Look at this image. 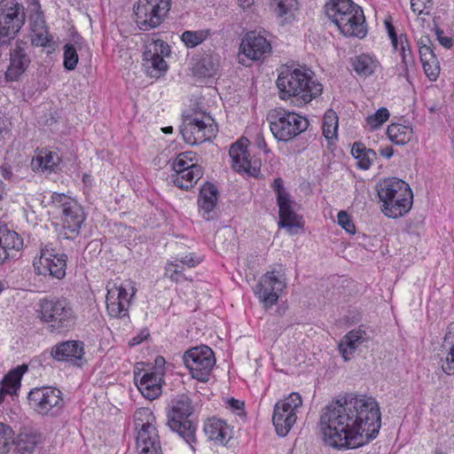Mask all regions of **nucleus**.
I'll use <instances>...</instances> for the list:
<instances>
[{
    "mask_svg": "<svg viewBox=\"0 0 454 454\" xmlns=\"http://www.w3.org/2000/svg\"><path fill=\"white\" fill-rule=\"evenodd\" d=\"M319 425L324 441L333 448L356 449L377 437L380 406L372 396L347 395L322 410Z\"/></svg>",
    "mask_w": 454,
    "mask_h": 454,
    "instance_id": "nucleus-1",
    "label": "nucleus"
},
{
    "mask_svg": "<svg viewBox=\"0 0 454 454\" xmlns=\"http://www.w3.org/2000/svg\"><path fill=\"white\" fill-rule=\"evenodd\" d=\"M282 99L294 98L298 104L305 105L317 98L323 85L312 77V72L302 68L282 71L276 82Z\"/></svg>",
    "mask_w": 454,
    "mask_h": 454,
    "instance_id": "nucleus-2",
    "label": "nucleus"
},
{
    "mask_svg": "<svg viewBox=\"0 0 454 454\" xmlns=\"http://www.w3.org/2000/svg\"><path fill=\"white\" fill-rule=\"evenodd\" d=\"M325 14L346 36L364 38L367 30L362 8L351 0H331L325 6Z\"/></svg>",
    "mask_w": 454,
    "mask_h": 454,
    "instance_id": "nucleus-3",
    "label": "nucleus"
},
{
    "mask_svg": "<svg viewBox=\"0 0 454 454\" xmlns=\"http://www.w3.org/2000/svg\"><path fill=\"white\" fill-rule=\"evenodd\" d=\"M378 195L383 202L382 211L387 217L402 216L411 208L413 194L408 184L402 179L393 177L385 180Z\"/></svg>",
    "mask_w": 454,
    "mask_h": 454,
    "instance_id": "nucleus-4",
    "label": "nucleus"
},
{
    "mask_svg": "<svg viewBox=\"0 0 454 454\" xmlns=\"http://www.w3.org/2000/svg\"><path fill=\"white\" fill-rule=\"evenodd\" d=\"M267 121L276 139L289 142L308 129L307 118L283 108H275L269 112Z\"/></svg>",
    "mask_w": 454,
    "mask_h": 454,
    "instance_id": "nucleus-5",
    "label": "nucleus"
},
{
    "mask_svg": "<svg viewBox=\"0 0 454 454\" xmlns=\"http://www.w3.org/2000/svg\"><path fill=\"white\" fill-rule=\"evenodd\" d=\"M134 423L137 431L136 437L137 454H160V442L153 411L149 408L137 410L134 413Z\"/></svg>",
    "mask_w": 454,
    "mask_h": 454,
    "instance_id": "nucleus-6",
    "label": "nucleus"
},
{
    "mask_svg": "<svg viewBox=\"0 0 454 454\" xmlns=\"http://www.w3.org/2000/svg\"><path fill=\"white\" fill-rule=\"evenodd\" d=\"M40 318L51 333H62L75 324V314L66 299H43L40 301Z\"/></svg>",
    "mask_w": 454,
    "mask_h": 454,
    "instance_id": "nucleus-7",
    "label": "nucleus"
},
{
    "mask_svg": "<svg viewBox=\"0 0 454 454\" xmlns=\"http://www.w3.org/2000/svg\"><path fill=\"white\" fill-rule=\"evenodd\" d=\"M192 413L190 398L186 395L177 397L172 402V407L168 411V426L194 450V444L197 442L196 426L188 419Z\"/></svg>",
    "mask_w": 454,
    "mask_h": 454,
    "instance_id": "nucleus-8",
    "label": "nucleus"
},
{
    "mask_svg": "<svg viewBox=\"0 0 454 454\" xmlns=\"http://www.w3.org/2000/svg\"><path fill=\"white\" fill-rule=\"evenodd\" d=\"M171 7V0H138L134 5L135 22L138 28L148 31L160 26Z\"/></svg>",
    "mask_w": 454,
    "mask_h": 454,
    "instance_id": "nucleus-9",
    "label": "nucleus"
},
{
    "mask_svg": "<svg viewBox=\"0 0 454 454\" xmlns=\"http://www.w3.org/2000/svg\"><path fill=\"white\" fill-rule=\"evenodd\" d=\"M51 200L52 206L62 213L64 235L67 239L75 238L85 220L83 208L75 200L64 193L54 192Z\"/></svg>",
    "mask_w": 454,
    "mask_h": 454,
    "instance_id": "nucleus-10",
    "label": "nucleus"
},
{
    "mask_svg": "<svg viewBox=\"0 0 454 454\" xmlns=\"http://www.w3.org/2000/svg\"><path fill=\"white\" fill-rule=\"evenodd\" d=\"M24 6L16 0L0 1V45L14 39L25 24Z\"/></svg>",
    "mask_w": 454,
    "mask_h": 454,
    "instance_id": "nucleus-11",
    "label": "nucleus"
},
{
    "mask_svg": "<svg viewBox=\"0 0 454 454\" xmlns=\"http://www.w3.org/2000/svg\"><path fill=\"white\" fill-rule=\"evenodd\" d=\"M106 289V303L108 314L114 317L128 316L131 300L137 292L134 282L127 279L108 283Z\"/></svg>",
    "mask_w": 454,
    "mask_h": 454,
    "instance_id": "nucleus-12",
    "label": "nucleus"
},
{
    "mask_svg": "<svg viewBox=\"0 0 454 454\" xmlns=\"http://www.w3.org/2000/svg\"><path fill=\"white\" fill-rule=\"evenodd\" d=\"M184 140L190 145H200L215 137L217 132L215 120L207 114L186 116L180 130Z\"/></svg>",
    "mask_w": 454,
    "mask_h": 454,
    "instance_id": "nucleus-13",
    "label": "nucleus"
},
{
    "mask_svg": "<svg viewBox=\"0 0 454 454\" xmlns=\"http://www.w3.org/2000/svg\"><path fill=\"white\" fill-rule=\"evenodd\" d=\"M67 255L59 254L52 243L42 245L39 258H35L33 266L37 275L63 279L66 276Z\"/></svg>",
    "mask_w": 454,
    "mask_h": 454,
    "instance_id": "nucleus-14",
    "label": "nucleus"
},
{
    "mask_svg": "<svg viewBox=\"0 0 454 454\" xmlns=\"http://www.w3.org/2000/svg\"><path fill=\"white\" fill-rule=\"evenodd\" d=\"M302 405V399L299 393L293 392L286 399L278 401L272 414V423L279 436H286L297 419L298 410Z\"/></svg>",
    "mask_w": 454,
    "mask_h": 454,
    "instance_id": "nucleus-15",
    "label": "nucleus"
},
{
    "mask_svg": "<svg viewBox=\"0 0 454 454\" xmlns=\"http://www.w3.org/2000/svg\"><path fill=\"white\" fill-rule=\"evenodd\" d=\"M183 361L192 377L202 382L208 380V376L215 364L213 350L205 345L187 350L183 356Z\"/></svg>",
    "mask_w": 454,
    "mask_h": 454,
    "instance_id": "nucleus-16",
    "label": "nucleus"
},
{
    "mask_svg": "<svg viewBox=\"0 0 454 454\" xmlns=\"http://www.w3.org/2000/svg\"><path fill=\"white\" fill-rule=\"evenodd\" d=\"M27 399L30 407L41 415H55L63 405L61 391L51 387L33 388Z\"/></svg>",
    "mask_w": 454,
    "mask_h": 454,
    "instance_id": "nucleus-17",
    "label": "nucleus"
},
{
    "mask_svg": "<svg viewBox=\"0 0 454 454\" xmlns=\"http://www.w3.org/2000/svg\"><path fill=\"white\" fill-rule=\"evenodd\" d=\"M285 287L286 283L282 279L281 270H273L261 278L254 288V293L268 309L278 302L279 294Z\"/></svg>",
    "mask_w": 454,
    "mask_h": 454,
    "instance_id": "nucleus-18",
    "label": "nucleus"
},
{
    "mask_svg": "<svg viewBox=\"0 0 454 454\" xmlns=\"http://www.w3.org/2000/svg\"><path fill=\"white\" fill-rule=\"evenodd\" d=\"M271 187L277 194L280 226L289 230L301 227V218L292 208V200L284 187L283 180L279 177L275 178Z\"/></svg>",
    "mask_w": 454,
    "mask_h": 454,
    "instance_id": "nucleus-19",
    "label": "nucleus"
},
{
    "mask_svg": "<svg viewBox=\"0 0 454 454\" xmlns=\"http://www.w3.org/2000/svg\"><path fill=\"white\" fill-rule=\"evenodd\" d=\"M169 52L168 44L160 39L154 40L146 46L143 59L151 76L159 77L166 72L168 66L163 57Z\"/></svg>",
    "mask_w": 454,
    "mask_h": 454,
    "instance_id": "nucleus-20",
    "label": "nucleus"
},
{
    "mask_svg": "<svg viewBox=\"0 0 454 454\" xmlns=\"http://www.w3.org/2000/svg\"><path fill=\"white\" fill-rule=\"evenodd\" d=\"M27 43L18 41L15 47L10 51V66L5 73L8 81H17L30 64L27 54Z\"/></svg>",
    "mask_w": 454,
    "mask_h": 454,
    "instance_id": "nucleus-21",
    "label": "nucleus"
},
{
    "mask_svg": "<svg viewBox=\"0 0 454 454\" xmlns=\"http://www.w3.org/2000/svg\"><path fill=\"white\" fill-rule=\"evenodd\" d=\"M240 49L247 58L258 60L270 52L271 45L265 37L255 31H250L243 38Z\"/></svg>",
    "mask_w": 454,
    "mask_h": 454,
    "instance_id": "nucleus-22",
    "label": "nucleus"
},
{
    "mask_svg": "<svg viewBox=\"0 0 454 454\" xmlns=\"http://www.w3.org/2000/svg\"><path fill=\"white\" fill-rule=\"evenodd\" d=\"M436 356L442 370L446 374H454V322L448 325L447 333Z\"/></svg>",
    "mask_w": 454,
    "mask_h": 454,
    "instance_id": "nucleus-23",
    "label": "nucleus"
},
{
    "mask_svg": "<svg viewBox=\"0 0 454 454\" xmlns=\"http://www.w3.org/2000/svg\"><path fill=\"white\" fill-rule=\"evenodd\" d=\"M51 356L57 361L75 363L82 359L84 344L80 340H67L55 345L51 349Z\"/></svg>",
    "mask_w": 454,
    "mask_h": 454,
    "instance_id": "nucleus-24",
    "label": "nucleus"
},
{
    "mask_svg": "<svg viewBox=\"0 0 454 454\" xmlns=\"http://www.w3.org/2000/svg\"><path fill=\"white\" fill-rule=\"evenodd\" d=\"M369 339L368 334L363 329L356 328L347 333L340 340L338 348L345 361L350 360L356 348Z\"/></svg>",
    "mask_w": 454,
    "mask_h": 454,
    "instance_id": "nucleus-25",
    "label": "nucleus"
},
{
    "mask_svg": "<svg viewBox=\"0 0 454 454\" xmlns=\"http://www.w3.org/2000/svg\"><path fill=\"white\" fill-rule=\"evenodd\" d=\"M218 200V190L211 183H206L200 189L198 207L204 219L213 218V213Z\"/></svg>",
    "mask_w": 454,
    "mask_h": 454,
    "instance_id": "nucleus-26",
    "label": "nucleus"
},
{
    "mask_svg": "<svg viewBox=\"0 0 454 454\" xmlns=\"http://www.w3.org/2000/svg\"><path fill=\"white\" fill-rule=\"evenodd\" d=\"M135 380L139 391L146 399L154 400L161 394V379L157 372H145L140 379L135 375Z\"/></svg>",
    "mask_w": 454,
    "mask_h": 454,
    "instance_id": "nucleus-27",
    "label": "nucleus"
},
{
    "mask_svg": "<svg viewBox=\"0 0 454 454\" xmlns=\"http://www.w3.org/2000/svg\"><path fill=\"white\" fill-rule=\"evenodd\" d=\"M204 432L209 440L225 445L231 438L229 426L222 419L211 418L204 425Z\"/></svg>",
    "mask_w": 454,
    "mask_h": 454,
    "instance_id": "nucleus-28",
    "label": "nucleus"
},
{
    "mask_svg": "<svg viewBox=\"0 0 454 454\" xmlns=\"http://www.w3.org/2000/svg\"><path fill=\"white\" fill-rule=\"evenodd\" d=\"M247 142L239 140L231 145L229 154L231 158L232 168L237 172L248 173L251 167L249 153L247 150Z\"/></svg>",
    "mask_w": 454,
    "mask_h": 454,
    "instance_id": "nucleus-29",
    "label": "nucleus"
},
{
    "mask_svg": "<svg viewBox=\"0 0 454 454\" xmlns=\"http://www.w3.org/2000/svg\"><path fill=\"white\" fill-rule=\"evenodd\" d=\"M202 175V168L197 164H192L190 169H186L181 173L172 174L170 179L178 188L188 190L201 178Z\"/></svg>",
    "mask_w": 454,
    "mask_h": 454,
    "instance_id": "nucleus-30",
    "label": "nucleus"
},
{
    "mask_svg": "<svg viewBox=\"0 0 454 454\" xmlns=\"http://www.w3.org/2000/svg\"><path fill=\"white\" fill-rule=\"evenodd\" d=\"M60 161L57 153L41 152L31 161L33 170L39 171L43 174H51L56 171Z\"/></svg>",
    "mask_w": 454,
    "mask_h": 454,
    "instance_id": "nucleus-31",
    "label": "nucleus"
},
{
    "mask_svg": "<svg viewBox=\"0 0 454 454\" xmlns=\"http://www.w3.org/2000/svg\"><path fill=\"white\" fill-rule=\"evenodd\" d=\"M27 371L26 364H21L12 370L1 382V395H15L20 387L23 374Z\"/></svg>",
    "mask_w": 454,
    "mask_h": 454,
    "instance_id": "nucleus-32",
    "label": "nucleus"
},
{
    "mask_svg": "<svg viewBox=\"0 0 454 454\" xmlns=\"http://www.w3.org/2000/svg\"><path fill=\"white\" fill-rule=\"evenodd\" d=\"M39 442L38 434L32 431L21 432L15 440V450L20 454H32Z\"/></svg>",
    "mask_w": 454,
    "mask_h": 454,
    "instance_id": "nucleus-33",
    "label": "nucleus"
},
{
    "mask_svg": "<svg viewBox=\"0 0 454 454\" xmlns=\"http://www.w3.org/2000/svg\"><path fill=\"white\" fill-rule=\"evenodd\" d=\"M412 129L409 126L392 123L387 127V135L391 142L395 145H405L412 137Z\"/></svg>",
    "mask_w": 454,
    "mask_h": 454,
    "instance_id": "nucleus-34",
    "label": "nucleus"
},
{
    "mask_svg": "<svg viewBox=\"0 0 454 454\" xmlns=\"http://www.w3.org/2000/svg\"><path fill=\"white\" fill-rule=\"evenodd\" d=\"M351 153L357 160V166L362 169H368L376 158V153L372 149H367L360 142L354 143Z\"/></svg>",
    "mask_w": 454,
    "mask_h": 454,
    "instance_id": "nucleus-35",
    "label": "nucleus"
},
{
    "mask_svg": "<svg viewBox=\"0 0 454 454\" xmlns=\"http://www.w3.org/2000/svg\"><path fill=\"white\" fill-rule=\"evenodd\" d=\"M0 245L7 250L9 254L12 251H19L23 247V240L19 234L6 226L0 227Z\"/></svg>",
    "mask_w": 454,
    "mask_h": 454,
    "instance_id": "nucleus-36",
    "label": "nucleus"
},
{
    "mask_svg": "<svg viewBox=\"0 0 454 454\" xmlns=\"http://www.w3.org/2000/svg\"><path fill=\"white\" fill-rule=\"evenodd\" d=\"M378 66L377 60L367 54H361L352 59V67L355 72L360 76L372 74Z\"/></svg>",
    "mask_w": 454,
    "mask_h": 454,
    "instance_id": "nucleus-37",
    "label": "nucleus"
},
{
    "mask_svg": "<svg viewBox=\"0 0 454 454\" xmlns=\"http://www.w3.org/2000/svg\"><path fill=\"white\" fill-rule=\"evenodd\" d=\"M398 51L402 57V64H403V74L405 76H408V68L409 67H411L414 59L411 54V47L407 39L406 35L401 34L400 35V41L398 42V50H395Z\"/></svg>",
    "mask_w": 454,
    "mask_h": 454,
    "instance_id": "nucleus-38",
    "label": "nucleus"
},
{
    "mask_svg": "<svg viewBox=\"0 0 454 454\" xmlns=\"http://www.w3.org/2000/svg\"><path fill=\"white\" fill-rule=\"evenodd\" d=\"M323 135L327 140L336 138L338 130V117L334 111L325 112L323 119Z\"/></svg>",
    "mask_w": 454,
    "mask_h": 454,
    "instance_id": "nucleus-39",
    "label": "nucleus"
},
{
    "mask_svg": "<svg viewBox=\"0 0 454 454\" xmlns=\"http://www.w3.org/2000/svg\"><path fill=\"white\" fill-rule=\"evenodd\" d=\"M13 429L7 424L0 422V454H8L14 446Z\"/></svg>",
    "mask_w": 454,
    "mask_h": 454,
    "instance_id": "nucleus-40",
    "label": "nucleus"
},
{
    "mask_svg": "<svg viewBox=\"0 0 454 454\" xmlns=\"http://www.w3.org/2000/svg\"><path fill=\"white\" fill-rule=\"evenodd\" d=\"M207 35V30H186L182 34L181 39L187 47L194 48L205 41Z\"/></svg>",
    "mask_w": 454,
    "mask_h": 454,
    "instance_id": "nucleus-41",
    "label": "nucleus"
},
{
    "mask_svg": "<svg viewBox=\"0 0 454 454\" xmlns=\"http://www.w3.org/2000/svg\"><path fill=\"white\" fill-rule=\"evenodd\" d=\"M270 4L278 16L282 17L292 14L297 9L298 3L297 0H271Z\"/></svg>",
    "mask_w": 454,
    "mask_h": 454,
    "instance_id": "nucleus-42",
    "label": "nucleus"
},
{
    "mask_svg": "<svg viewBox=\"0 0 454 454\" xmlns=\"http://www.w3.org/2000/svg\"><path fill=\"white\" fill-rule=\"evenodd\" d=\"M389 115V111L386 107H381L375 114L367 116L366 123L371 129L375 130L388 120Z\"/></svg>",
    "mask_w": 454,
    "mask_h": 454,
    "instance_id": "nucleus-43",
    "label": "nucleus"
},
{
    "mask_svg": "<svg viewBox=\"0 0 454 454\" xmlns=\"http://www.w3.org/2000/svg\"><path fill=\"white\" fill-rule=\"evenodd\" d=\"M78 63V54L74 46L67 43L64 46V67L67 70H74Z\"/></svg>",
    "mask_w": 454,
    "mask_h": 454,
    "instance_id": "nucleus-44",
    "label": "nucleus"
},
{
    "mask_svg": "<svg viewBox=\"0 0 454 454\" xmlns=\"http://www.w3.org/2000/svg\"><path fill=\"white\" fill-rule=\"evenodd\" d=\"M423 69L426 75L431 81H435L440 74V67L437 59L429 60L428 62H422Z\"/></svg>",
    "mask_w": 454,
    "mask_h": 454,
    "instance_id": "nucleus-45",
    "label": "nucleus"
},
{
    "mask_svg": "<svg viewBox=\"0 0 454 454\" xmlns=\"http://www.w3.org/2000/svg\"><path fill=\"white\" fill-rule=\"evenodd\" d=\"M32 44L35 46L45 47L50 42L48 29H41L39 31L32 32Z\"/></svg>",
    "mask_w": 454,
    "mask_h": 454,
    "instance_id": "nucleus-46",
    "label": "nucleus"
},
{
    "mask_svg": "<svg viewBox=\"0 0 454 454\" xmlns=\"http://www.w3.org/2000/svg\"><path fill=\"white\" fill-rule=\"evenodd\" d=\"M218 66L212 58H204L200 62L201 74L205 76H213L216 74Z\"/></svg>",
    "mask_w": 454,
    "mask_h": 454,
    "instance_id": "nucleus-47",
    "label": "nucleus"
},
{
    "mask_svg": "<svg viewBox=\"0 0 454 454\" xmlns=\"http://www.w3.org/2000/svg\"><path fill=\"white\" fill-rule=\"evenodd\" d=\"M338 223L348 233H355L356 227L345 211H340L337 215Z\"/></svg>",
    "mask_w": 454,
    "mask_h": 454,
    "instance_id": "nucleus-48",
    "label": "nucleus"
},
{
    "mask_svg": "<svg viewBox=\"0 0 454 454\" xmlns=\"http://www.w3.org/2000/svg\"><path fill=\"white\" fill-rule=\"evenodd\" d=\"M166 270V275L171 279V280H176L177 278L176 274L183 272L184 270V265L178 263V260L176 259L175 262H169L166 264L165 267Z\"/></svg>",
    "mask_w": 454,
    "mask_h": 454,
    "instance_id": "nucleus-49",
    "label": "nucleus"
},
{
    "mask_svg": "<svg viewBox=\"0 0 454 454\" xmlns=\"http://www.w3.org/2000/svg\"><path fill=\"white\" fill-rule=\"evenodd\" d=\"M192 164V163H190L186 160L183 154H180L172 162V169L174 170V174L181 173L186 169H190Z\"/></svg>",
    "mask_w": 454,
    "mask_h": 454,
    "instance_id": "nucleus-50",
    "label": "nucleus"
},
{
    "mask_svg": "<svg viewBox=\"0 0 454 454\" xmlns=\"http://www.w3.org/2000/svg\"><path fill=\"white\" fill-rule=\"evenodd\" d=\"M432 0H411V7L414 12L421 14L425 10L431 9Z\"/></svg>",
    "mask_w": 454,
    "mask_h": 454,
    "instance_id": "nucleus-51",
    "label": "nucleus"
},
{
    "mask_svg": "<svg viewBox=\"0 0 454 454\" xmlns=\"http://www.w3.org/2000/svg\"><path fill=\"white\" fill-rule=\"evenodd\" d=\"M385 25L394 49L398 50V42L400 41V35H396L395 27L389 21L386 20Z\"/></svg>",
    "mask_w": 454,
    "mask_h": 454,
    "instance_id": "nucleus-52",
    "label": "nucleus"
},
{
    "mask_svg": "<svg viewBox=\"0 0 454 454\" xmlns=\"http://www.w3.org/2000/svg\"><path fill=\"white\" fill-rule=\"evenodd\" d=\"M45 20L42 13H37L31 22V30L32 32L39 31L43 29H46Z\"/></svg>",
    "mask_w": 454,
    "mask_h": 454,
    "instance_id": "nucleus-53",
    "label": "nucleus"
},
{
    "mask_svg": "<svg viewBox=\"0 0 454 454\" xmlns=\"http://www.w3.org/2000/svg\"><path fill=\"white\" fill-rule=\"evenodd\" d=\"M419 58H420L421 63L436 59V57H435L431 46L427 47V48L420 47V49L419 50Z\"/></svg>",
    "mask_w": 454,
    "mask_h": 454,
    "instance_id": "nucleus-54",
    "label": "nucleus"
},
{
    "mask_svg": "<svg viewBox=\"0 0 454 454\" xmlns=\"http://www.w3.org/2000/svg\"><path fill=\"white\" fill-rule=\"evenodd\" d=\"M182 265H186L190 268L196 266L200 262V258L196 257L193 254H189L177 259Z\"/></svg>",
    "mask_w": 454,
    "mask_h": 454,
    "instance_id": "nucleus-55",
    "label": "nucleus"
},
{
    "mask_svg": "<svg viewBox=\"0 0 454 454\" xmlns=\"http://www.w3.org/2000/svg\"><path fill=\"white\" fill-rule=\"evenodd\" d=\"M229 406L233 410L237 411L238 414H241L244 409V403L235 398H231L228 401Z\"/></svg>",
    "mask_w": 454,
    "mask_h": 454,
    "instance_id": "nucleus-56",
    "label": "nucleus"
},
{
    "mask_svg": "<svg viewBox=\"0 0 454 454\" xmlns=\"http://www.w3.org/2000/svg\"><path fill=\"white\" fill-rule=\"evenodd\" d=\"M255 142H256V145L259 149L263 150L266 153H268L270 152V150L267 147L266 141L262 134H258L256 136Z\"/></svg>",
    "mask_w": 454,
    "mask_h": 454,
    "instance_id": "nucleus-57",
    "label": "nucleus"
},
{
    "mask_svg": "<svg viewBox=\"0 0 454 454\" xmlns=\"http://www.w3.org/2000/svg\"><path fill=\"white\" fill-rule=\"evenodd\" d=\"M441 34H442V32L437 31L439 43L445 48H448V49L451 48L452 47V39L450 37L442 36Z\"/></svg>",
    "mask_w": 454,
    "mask_h": 454,
    "instance_id": "nucleus-58",
    "label": "nucleus"
},
{
    "mask_svg": "<svg viewBox=\"0 0 454 454\" xmlns=\"http://www.w3.org/2000/svg\"><path fill=\"white\" fill-rule=\"evenodd\" d=\"M418 46L419 50L420 47L427 48L432 46L430 38L427 35H422L418 41Z\"/></svg>",
    "mask_w": 454,
    "mask_h": 454,
    "instance_id": "nucleus-59",
    "label": "nucleus"
},
{
    "mask_svg": "<svg viewBox=\"0 0 454 454\" xmlns=\"http://www.w3.org/2000/svg\"><path fill=\"white\" fill-rule=\"evenodd\" d=\"M380 155H382L383 157L387 158V159H389L392 157L393 153H394V151H393V148L391 146H386L384 148H381L380 150Z\"/></svg>",
    "mask_w": 454,
    "mask_h": 454,
    "instance_id": "nucleus-60",
    "label": "nucleus"
},
{
    "mask_svg": "<svg viewBox=\"0 0 454 454\" xmlns=\"http://www.w3.org/2000/svg\"><path fill=\"white\" fill-rule=\"evenodd\" d=\"M10 256H12L11 254H9L7 252V250H5L2 245H0V263H3L4 262H5L6 259H8Z\"/></svg>",
    "mask_w": 454,
    "mask_h": 454,
    "instance_id": "nucleus-61",
    "label": "nucleus"
},
{
    "mask_svg": "<svg viewBox=\"0 0 454 454\" xmlns=\"http://www.w3.org/2000/svg\"><path fill=\"white\" fill-rule=\"evenodd\" d=\"M238 4L242 9H247L254 4V0H238Z\"/></svg>",
    "mask_w": 454,
    "mask_h": 454,
    "instance_id": "nucleus-62",
    "label": "nucleus"
},
{
    "mask_svg": "<svg viewBox=\"0 0 454 454\" xmlns=\"http://www.w3.org/2000/svg\"><path fill=\"white\" fill-rule=\"evenodd\" d=\"M177 279L176 280H173L174 282H180V281H183V280H187L188 278L183 274V272H180V273H177L176 274V277Z\"/></svg>",
    "mask_w": 454,
    "mask_h": 454,
    "instance_id": "nucleus-63",
    "label": "nucleus"
},
{
    "mask_svg": "<svg viewBox=\"0 0 454 454\" xmlns=\"http://www.w3.org/2000/svg\"><path fill=\"white\" fill-rule=\"evenodd\" d=\"M161 130L165 134H171L173 132V128L171 126H168V127L162 128Z\"/></svg>",
    "mask_w": 454,
    "mask_h": 454,
    "instance_id": "nucleus-64",
    "label": "nucleus"
}]
</instances>
